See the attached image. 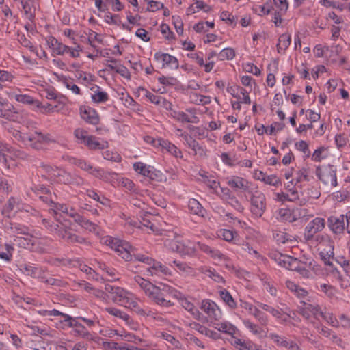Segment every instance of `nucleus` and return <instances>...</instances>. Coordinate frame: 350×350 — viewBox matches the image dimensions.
<instances>
[{"mask_svg": "<svg viewBox=\"0 0 350 350\" xmlns=\"http://www.w3.org/2000/svg\"><path fill=\"white\" fill-rule=\"evenodd\" d=\"M8 230L13 234L14 238L15 236H29V228L18 223L10 224Z\"/></svg>", "mask_w": 350, "mask_h": 350, "instance_id": "b1692460", "label": "nucleus"}, {"mask_svg": "<svg viewBox=\"0 0 350 350\" xmlns=\"http://www.w3.org/2000/svg\"><path fill=\"white\" fill-rule=\"evenodd\" d=\"M15 113V108L14 106L0 98V117L10 119L12 114Z\"/></svg>", "mask_w": 350, "mask_h": 350, "instance_id": "5701e85b", "label": "nucleus"}, {"mask_svg": "<svg viewBox=\"0 0 350 350\" xmlns=\"http://www.w3.org/2000/svg\"><path fill=\"white\" fill-rule=\"evenodd\" d=\"M148 265V267L146 269L147 276L159 275V273H163V275L169 274L168 268L154 259H152V262Z\"/></svg>", "mask_w": 350, "mask_h": 350, "instance_id": "dca6fc26", "label": "nucleus"}, {"mask_svg": "<svg viewBox=\"0 0 350 350\" xmlns=\"http://www.w3.org/2000/svg\"><path fill=\"white\" fill-rule=\"evenodd\" d=\"M55 178L58 182L67 185L74 183L75 179L70 173L62 169H59Z\"/></svg>", "mask_w": 350, "mask_h": 350, "instance_id": "c85d7f7f", "label": "nucleus"}, {"mask_svg": "<svg viewBox=\"0 0 350 350\" xmlns=\"http://www.w3.org/2000/svg\"><path fill=\"white\" fill-rule=\"evenodd\" d=\"M167 246L173 252H176L181 255H193L196 252V247L193 246L186 245L183 242L177 240H171L167 244Z\"/></svg>", "mask_w": 350, "mask_h": 350, "instance_id": "9b49d317", "label": "nucleus"}, {"mask_svg": "<svg viewBox=\"0 0 350 350\" xmlns=\"http://www.w3.org/2000/svg\"><path fill=\"white\" fill-rule=\"evenodd\" d=\"M85 144L92 150H103L108 147L107 142H100L94 136H88Z\"/></svg>", "mask_w": 350, "mask_h": 350, "instance_id": "393cba45", "label": "nucleus"}, {"mask_svg": "<svg viewBox=\"0 0 350 350\" xmlns=\"http://www.w3.org/2000/svg\"><path fill=\"white\" fill-rule=\"evenodd\" d=\"M227 183L228 186L235 189L246 191L249 187L248 182L243 178L239 176H232Z\"/></svg>", "mask_w": 350, "mask_h": 350, "instance_id": "4be33fe9", "label": "nucleus"}, {"mask_svg": "<svg viewBox=\"0 0 350 350\" xmlns=\"http://www.w3.org/2000/svg\"><path fill=\"white\" fill-rule=\"evenodd\" d=\"M92 98L95 103H98L106 102L109 99V96L105 92L98 90L92 94Z\"/></svg>", "mask_w": 350, "mask_h": 350, "instance_id": "8fccbe9b", "label": "nucleus"}, {"mask_svg": "<svg viewBox=\"0 0 350 350\" xmlns=\"http://www.w3.org/2000/svg\"><path fill=\"white\" fill-rule=\"evenodd\" d=\"M11 96L15 98L16 101L24 104L31 105L34 103L33 98L31 96L27 94H12Z\"/></svg>", "mask_w": 350, "mask_h": 350, "instance_id": "09e8293b", "label": "nucleus"}, {"mask_svg": "<svg viewBox=\"0 0 350 350\" xmlns=\"http://www.w3.org/2000/svg\"><path fill=\"white\" fill-rule=\"evenodd\" d=\"M240 306L245 310H247L250 314L254 315L255 312H256L257 308L254 306L252 304L244 301L243 300H240Z\"/></svg>", "mask_w": 350, "mask_h": 350, "instance_id": "69168bd1", "label": "nucleus"}, {"mask_svg": "<svg viewBox=\"0 0 350 350\" xmlns=\"http://www.w3.org/2000/svg\"><path fill=\"white\" fill-rule=\"evenodd\" d=\"M328 226L335 234H340L347 230L350 233V212L346 215L331 216L328 219Z\"/></svg>", "mask_w": 350, "mask_h": 350, "instance_id": "f03ea898", "label": "nucleus"}, {"mask_svg": "<svg viewBox=\"0 0 350 350\" xmlns=\"http://www.w3.org/2000/svg\"><path fill=\"white\" fill-rule=\"evenodd\" d=\"M319 317L323 318L326 322L334 327H338L339 325V321L333 317L332 313L321 310Z\"/></svg>", "mask_w": 350, "mask_h": 350, "instance_id": "a18cd8bd", "label": "nucleus"}, {"mask_svg": "<svg viewBox=\"0 0 350 350\" xmlns=\"http://www.w3.org/2000/svg\"><path fill=\"white\" fill-rule=\"evenodd\" d=\"M81 118L87 122L96 125L99 122V116L96 111L90 107L80 108Z\"/></svg>", "mask_w": 350, "mask_h": 350, "instance_id": "2eb2a0df", "label": "nucleus"}, {"mask_svg": "<svg viewBox=\"0 0 350 350\" xmlns=\"http://www.w3.org/2000/svg\"><path fill=\"white\" fill-rule=\"evenodd\" d=\"M202 273L217 283H224V278L215 271L209 269H202Z\"/></svg>", "mask_w": 350, "mask_h": 350, "instance_id": "49530a36", "label": "nucleus"}, {"mask_svg": "<svg viewBox=\"0 0 350 350\" xmlns=\"http://www.w3.org/2000/svg\"><path fill=\"white\" fill-rule=\"evenodd\" d=\"M328 248H321L319 255L326 265L332 266L331 259L334 258V245L328 246Z\"/></svg>", "mask_w": 350, "mask_h": 350, "instance_id": "cd10ccee", "label": "nucleus"}, {"mask_svg": "<svg viewBox=\"0 0 350 350\" xmlns=\"http://www.w3.org/2000/svg\"><path fill=\"white\" fill-rule=\"evenodd\" d=\"M133 295L125 291L121 287H118L116 291L111 295V300L116 304H119L121 306L126 307L128 303L130 302V299L133 298Z\"/></svg>", "mask_w": 350, "mask_h": 350, "instance_id": "ddd939ff", "label": "nucleus"}, {"mask_svg": "<svg viewBox=\"0 0 350 350\" xmlns=\"http://www.w3.org/2000/svg\"><path fill=\"white\" fill-rule=\"evenodd\" d=\"M313 240L317 243V245H319V250H320L321 248H325V247L332 246L333 245V242L327 236L320 234L314 235L312 241Z\"/></svg>", "mask_w": 350, "mask_h": 350, "instance_id": "72a5a7b5", "label": "nucleus"}, {"mask_svg": "<svg viewBox=\"0 0 350 350\" xmlns=\"http://www.w3.org/2000/svg\"><path fill=\"white\" fill-rule=\"evenodd\" d=\"M31 237L32 236L30 234L29 236H26V237L23 236H15V238H13V242L19 247L25 248L30 245H33L31 243Z\"/></svg>", "mask_w": 350, "mask_h": 350, "instance_id": "4c0bfd02", "label": "nucleus"}, {"mask_svg": "<svg viewBox=\"0 0 350 350\" xmlns=\"http://www.w3.org/2000/svg\"><path fill=\"white\" fill-rule=\"evenodd\" d=\"M106 243L113 249L126 261L131 260V245L129 243L122 241L118 239L109 237L106 239Z\"/></svg>", "mask_w": 350, "mask_h": 350, "instance_id": "7ed1b4c3", "label": "nucleus"}, {"mask_svg": "<svg viewBox=\"0 0 350 350\" xmlns=\"http://www.w3.org/2000/svg\"><path fill=\"white\" fill-rule=\"evenodd\" d=\"M215 328L219 332L228 334L231 336H233L237 331L236 327L228 322L217 323Z\"/></svg>", "mask_w": 350, "mask_h": 350, "instance_id": "7c9ffc66", "label": "nucleus"}, {"mask_svg": "<svg viewBox=\"0 0 350 350\" xmlns=\"http://www.w3.org/2000/svg\"><path fill=\"white\" fill-rule=\"evenodd\" d=\"M126 308H129L142 316H145L147 314L144 309L139 307L137 299L134 297L130 299V302L128 303Z\"/></svg>", "mask_w": 350, "mask_h": 350, "instance_id": "79ce46f5", "label": "nucleus"}, {"mask_svg": "<svg viewBox=\"0 0 350 350\" xmlns=\"http://www.w3.org/2000/svg\"><path fill=\"white\" fill-rule=\"evenodd\" d=\"M148 10L150 12H155L157 11L161 8H164V5L160 1H150L148 3Z\"/></svg>", "mask_w": 350, "mask_h": 350, "instance_id": "e2e57ef3", "label": "nucleus"}, {"mask_svg": "<svg viewBox=\"0 0 350 350\" xmlns=\"http://www.w3.org/2000/svg\"><path fill=\"white\" fill-rule=\"evenodd\" d=\"M75 165L81 170L88 172L90 174L96 177H101L103 171L100 168L93 167L90 163L85 160L78 159L75 161Z\"/></svg>", "mask_w": 350, "mask_h": 350, "instance_id": "6ab92c4d", "label": "nucleus"}, {"mask_svg": "<svg viewBox=\"0 0 350 350\" xmlns=\"http://www.w3.org/2000/svg\"><path fill=\"white\" fill-rule=\"evenodd\" d=\"M295 178L293 179L290 181V183L293 184V181L295 180V184L304 182V181H309V170L305 167H302L295 174Z\"/></svg>", "mask_w": 350, "mask_h": 350, "instance_id": "f704fd0d", "label": "nucleus"}, {"mask_svg": "<svg viewBox=\"0 0 350 350\" xmlns=\"http://www.w3.org/2000/svg\"><path fill=\"white\" fill-rule=\"evenodd\" d=\"M186 139L189 148H191L195 152L196 154H198L200 156L205 154L203 148L199 144L198 142H196L195 139H193L191 137L188 139L187 136H186Z\"/></svg>", "mask_w": 350, "mask_h": 350, "instance_id": "ea45409f", "label": "nucleus"}, {"mask_svg": "<svg viewBox=\"0 0 350 350\" xmlns=\"http://www.w3.org/2000/svg\"><path fill=\"white\" fill-rule=\"evenodd\" d=\"M116 72L126 79H129L131 77V75L129 70L124 66L120 64V63H118V67L116 68Z\"/></svg>", "mask_w": 350, "mask_h": 350, "instance_id": "338daca9", "label": "nucleus"}, {"mask_svg": "<svg viewBox=\"0 0 350 350\" xmlns=\"http://www.w3.org/2000/svg\"><path fill=\"white\" fill-rule=\"evenodd\" d=\"M23 141L25 142H28L30 146L38 148L39 146L38 144L49 143L51 139L49 135H44L41 132L34 131L26 133L25 137H23Z\"/></svg>", "mask_w": 350, "mask_h": 350, "instance_id": "6e6552de", "label": "nucleus"}, {"mask_svg": "<svg viewBox=\"0 0 350 350\" xmlns=\"http://www.w3.org/2000/svg\"><path fill=\"white\" fill-rule=\"evenodd\" d=\"M188 207L191 213L198 215H203V208L196 199L192 198L189 200Z\"/></svg>", "mask_w": 350, "mask_h": 350, "instance_id": "c9c22d12", "label": "nucleus"}, {"mask_svg": "<svg viewBox=\"0 0 350 350\" xmlns=\"http://www.w3.org/2000/svg\"><path fill=\"white\" fill-rule=\"evenodd\" d=\"M25 206V205L23 204L18 199L12 197L4 206L3 213H10L11 211L16 213L22 212L24 211Z\"/></svg>", "mask_w": 350, "mask_h": 350, "instance_id": "f3484780", "label": "nucleus"}, {"mask_svg": "<svg viewBox=\"0 0 350 350\" xmlns=\"http://www.w3.org/2000/svg\"><path fill=\"white\" fill-rule=\"evenodd\" d=\"M221 60L232 59L235 56L234 51L231 48L223 49L219 54Z\"/></svg>", "mask_w": 350, "mask_h": 350, "instance_id": "603ef678", "label": "nucleus"}, {"mask_svg": "<svg viewBox=\"0 0 350 350\" xmlns=\"http://www.w3.org/2000/svg\"><path fill=\"white\" fill-rule=\"evenodd\" d=\"M295 147L297 150H299L303 152L304 154H306V157H309L310 150L308 148V145L305 141L300 140L299 142H296Z\"/></svg>", "mask_w": 350, "mask_h": 350, "instance_id": "13d9d810", "label": "nucleus"}, {"mask_svg": "<svg viewBox=\"0 0 350 350\" xmlns=\"http://www.w3.org/2000/svg\"><path fill=\"white\" fill-rule=\"evenodd\" d=\"M103 154L104 158L107 160H110L115 162H120L121 161V157L116 152L106 150L103 153Z\"/></svg>", "mask_w": 350, "mask_h": 350, "instance_id": "4d7b16f0", "label": "nucleus"}, {"mask_svg": "<svg viewBox=\"0 0 350 350\" xmlns=\"http://www.w3.org/2000/svg\"><path fill=\"white\" fill-rule=\"evenodd\" d=\"M49 211H52V213L55 215H57L59 211L64 213H68V208L65 204H57L55 202L52 204V206L50 208Z\"/></svg>", "mask_w": 350, "mask_h": 350, "instance_id": "6e6d98bb", "label": "nucleus"}, {"mask_svg": "<svg viewBox=\"0 0 350 350\" xmlns=\"http://www.w3.org/2000/svg\"><path fill=\"white\" fill-rule=\"evenodd\" d=\"M134 170L144 176L149 178L150 180H155L157 174L152 169L147 167L146 165L142 162H137L133 164Z\"/></svg>", "mask_w": 350, "mask_h": 350, "instance_id": "aec40b11", "label": "nucleus"}, {"mask_svg": "<svg viewBox=\"0 0 350 350\" xmlns=\"http://www.w3.org/2000/svg\"><path fill=\"white\" fill-rule=\"evenodd\" d=\"M18 40L22 46L28 48L31 52L36 51L35 46L24 34L18 35Z\"/></svg>", "mask_w": 350, "mask_h": 350, "instance_id": "3c124183", "label": "nucleus"}, {"mask_svg": "<svg viewBox=\"0 0 350 350\" xmlns=\"http://www.w3.org/2000/svg\"><path fill=\"white\" fill-rule=\"evenodd\" d=\"M273 236L278 243H285L288 241H291V236L282 231H273Z\"/></svg>", "mask_w": 350, "mask_h": 350, "instance_id": "a19ab883", "label": "nucleus"}, {"mask_svg": "<svg viewBox=\"0 0 350 350\" xmlns=\"http://www.w3.org/2000/svg\"><path fill=\"white\" fill-rule=\"evenodd\" d=\"M268 337L280 347L286 348L290 342V341L287 340L285 337L281 336L275 333H270Z\"/></svg>", "mask_w": 350, "mask_h": 350, "instance_id": "58836bf2", "label": "nucleus"}, {"mask_svg": "<svg viewBox=\"0 0 350 350\" xmlns=\"http://www.w3.org/2000/svg\"><path fill=\"white\" fill-rule=\"evenodd\" d=\"M316 174L325 185L332 187L337 185L336 171L333 165H327L323 167H317Z\"/></svg>", "mask_w": 350, "mask_h": 350, "instance_id": "20e7f679", "label": "nucleus"}, {"mask_svg": "<svg viewBox=\"0 0 350 350\" xmlns=\"http://www.w3.org/2000/svg\"><path fill=\"white\" fill-rule=\"evenodd\" d=\"M134 281L137 283L139 287L143 290L146 296H148L152 290L154 284L150 282L145 280L142 277L139 275H136L134 277Z\"/></svg>", "mask_w": 350, "mask_h": 350, "instance_id": "c756f323", "label": "nucleus"}, {"mask_svg": "<svg viewBox=\"0 0 350 350\" xmlns=\"http://www.w3.org/2000/svg\"><path fill=\"white\" fill-rule=\"evenodd\" d=\"M157 142V144H155L156 146H161L176 157H182L181 151L175 145L162 139H159Z\"/></svg>", "mask_w": 350, "mask_h": 350, "instance_id": "412c9836", "label": "nucleus"}, {"mask_svg": "<svg viewBox=\"0 0 350 350\" xmlns=\"http://www.w3.org/2000/svg\"><path fill=\"white\" fill-rule=\"evenodd\" d=\"M325 150V148L324 147H320L318 149H317L312 155V159L317 162L321 161L322 159L325 158V156H323V152Z\"/></svg>", "mask_w": 350, "mask_h": 350, "instance_id": "052dcab7", "label": "nucleus"}, {"mask_svg": "<svg viewBox=\"0 0 350 350\" xmlns=\"http://www.w3.org/2000/svg\"><path fill=\"white\" fill-rule=\"evenodd\" d=\"M219 196L224 202L230 205L237 211L242 212L243 211V206L228 188H221V193Z\"/></svg>", "mask_w": 350, "mask_h": 350, "instance_id": "1a4fd4ad", "label": "nucleus"}, {"mask_svg": "<svg viewBox=\"0 0 350 350\" xmlns=\"http://www.w3.org/2000/svg\"><path fill=\"white\" fill-rule=\"evenodd\" d=\"M278 215L280 219L285 221H291V211L288 208H280L278 210Z\"/></svg>", "mask_w": 350, "mask_h": 350, "instance_id": "774afa93", "label": "nucleus"}, {"mask_svg": "<svg viewBox=\"0 0 350 350\" xmlns=\"http://www.w3.org/2000/svg\"><path fill=\"white\" fill-rule=\"evenodd\" d=\"M131 250H132V252H131V261L133 260V258H134L135 260L144 262L146 265H148L150 262H152V258L146 256L144 254H136L135 249L132 246H131Z\"/></svg>", "mask_w": 350, "mask_h": 350, "instance_id": "37998d69", "label": "nucleus"}, {"mask_svg": "<svg viewBox=\"0 0 350 350\" xmlns=\"http://www.w3.org/2000/svg\"><path fill=\"white\" fill-rule=\"evenodd\" d=\"M193 329L197 330L198 332L205 334L206 336H211L213 333L212 331L206 328L205 326L202 325L198 323H194L193 325Z\"/></svg>", "mask_w": 350, "mask_h": 350, "instance_id": "680f3d73", "label": "nucleus"}, {"mask_svg": "<svg viewBox=\"0 0 350 350\" xmlns=\"http://www.w3.org/2000/svg\"><path fill=\"white\" fill-rule=\"evenodd\" d=\"M105 310L109 314H110L116 317H118V318L124 320V321H126L128 323H129L131 322V321H130L131 318H130L129 315L116 308L109 307V308H106Z\"/></svg>", "mask_w": 350, "mask_h": 350, "instance_id": "473e14b6", "label": "nucleus"}, {"mask_svg": "<svg viewBox=\"0 0 350 350\" xmlns=\"http://www.w3.org/2000/svg\"><path fill=\"white\" fill-rule=\"evenodd\" d=\"M51 231L55 232L59 237L68 241V237L72 232L66 227L63 224H55L51 226Z\"/></svg>", "mask_w": 350, "mask_h": 350, "instance_id": "a878e982", "label": "nucleus"}, {"mask_svg": "<svg viewBox=\"0 0 350 350\" xmlns=\"http://www.w3.org/2000/svg\"><path fill=\"white\" fill-rule=\"evenodd\" d=\"M68 242L78 243H81V244L84 243V244L89 245V243L87 241L85 238L78 236L73 233L68 234Z\"/></svg>", "mask_w": 350, "mask_h": 350, "instance_id": "864d4df0", "label": "nucleus"}, {"mask_svg": "<svg viewBox=\"0 0 350 350\" xmlns=\"http://www.w3.org/2000/svg\"><path fill=\"white\" fill-rule=\"evenodd\" d=\"M321 309L318 305H313L311 304L304 303L303 306L299 307V314H301L306 319H310L313 316L317 319H319V315Z\"/></svg>", "mask_w": 350, "mask_h": 350, "instance_id": "4468645a", "label": "nucleus"}, {"mask_svg": "<svg viewBox=\"0 0 350 350\" xmlns=\"http://www.w3.org/2000/svg\"><path fill=\"white\" fill-rule=\"evenodd\" d=\"M275 5L280 10V12H286L288 8L286 0H273Z\"/></svg>", "mask_w": 350, "mask_h": 350, "instance_id": "0e129e2a", "label": "nucleus"}, {"mask_svg": "<svg viewBox=\"0 0 350 350\" xmlns=\"http://www.w3.org/2000/svg\"><path fill=\"white\" fill-rule=\"evenodd\" d=\"M177 291L165 284L154 285L148 297L155 304L164 307L174 305L172 298L176 297Z\"/></svg>", "mask_w": 350, "mask_h": 350, "instance_id": "f257e3e1", "label": "nucleus"}, {"mask_svg": "<svg viewBox=\"0 0 350 350\" xmlns=\"http://www.w3.org/2000/svg\"><path fill=\"white\" fill-rule=\"evenodd\" d=\"M6 152L8 150L5 151L3 149H0V162L4 164L8 169H10L15 165V162Z\"/></svg>", "mask_w": 350, "mask_h": 350, "instance_id": "e433bc0d", "label": "nucleus"}, {"mask_svg": "<svg viewBox=\"0 0 350 350\" xmlns=\"http://www.w3.org/2000/svg\"><path fill=\"white\" fill-rule=\"evenodd\" d=\"M187 111L189 112L191 116H189L183 111H174L172 113V117L177 121L182 123H197L199 121L198 118L196 116L194 109H187Z\"/></svg>", "mask_w": 350, "mask_h": 350, "instance_id": "f8f14e48", "label": "nucleus"}, {"mask_svg": "<svg viewBox=\"0 0 350 350\" xmlns=\"http://www.w3.org/2000/svg\"><path fill=\"white\" fill-rule=\"evenodd\" d=\"M220 297L225 302V304L231 309H234L237 307V303L230 293L226 289L219 291Z\"/></svg>", "mask_w": 350, "mask_h": 350, "instance_id": "2f4dec72", "label": "nucleus"}, {"mask_svg": "<svg viewBox=\"0 0 350 350\" xmlns=\"http://www.w3.org/2000/svg\"><path fill=\"white\" fill-rule=\"evenodd\" d=\"M252 213L257 217H260L265 211L266 203L265 195L256 191L251 198Z\"/></svg>", "mask_w": 350, "mask_h": 350, "instance_id": "423d86ee", "label": "nucleus"}, {"mask_svg": "<svg viewBox=\"0 0 350 350\" xmlns=\"http://www.w3.org/2000/svg\"><path fill=\"white\" fill-rule=\"evenodd\" d=\"M154 58L157 61L162 62L163 67H165V66H171L176 68H178V62L177 59L168 53L157 52L154 54Z\"/></svg>", "mask_w": 350, "mask_h": 350, "instance_id": "a211bd4d", "label": "nucleus"}, {"mask_svg": "<svg viewBox=\"0 0 350 350\" xmlns=\"http://www.w3.org/2000/svg\"><path fill=\"white\" fill-rule=\"evenodd\" d=\"M159 82L164 85H176L177 80L173 77H161L158 79Z\"/></svg>", "mask_w": 350, "mask_h": 350, "instance_id": "bf43d9fd", "label": "nucleus"}, {"mask_svg": "<svg viewBox=\"0 0 350 350\" xmlns=\"http://www.w3.org/2000/svg\"><path fill=\"white\" fill-rule=\"evenodd\" d=\"M263 182L273 186H278L282 183L281 180L276 175H267Z\"/></svg>", "mask_w": 350, "mask_h": 350, "instance_id": "5fc2aeb1", "label": "nucleus"}, {"mask_svg": "<svg viewBox=\"0 0 350 350\" xmlns=\"http://www.w3.org/2000/svg\"><path fill=\"white\" fill-rule=\"evenodd\" d=\"M291 36L286 33L282 34L278 39L277 49L279 53H284L291 44Z\"/></svg>", "mask_w": 350, "mask_h": 350, "instance_id": "bb28decb", "label": "nucleus"}, {"mask_svg": "<svg viewBox=\"0 0 350 350\" xmlns=\"http://www.w3.org/2000/svg\"><path fill=\"white\" fill-rule=\"evenodd\" d=\"M29 189L37 194L39 198L44 203L49 205L51 208L54 204V198H56L55 194H52L50 189L43 185H36L33 181L29 185Z\"/></svg>", "mask_w": 350, "mask_h": 350, "instance_id": "39448f33", "label": "nucleus"}, {"mask_svg": "<svg viewBox=\"0 0 350 350\" xmlns=\"http://www.w3.org/2000/svg\"><path fill=\"white\" fill-rule=\"evenodd\" d=\"M200 308L211 320H219L221 317V312L217 304L209 299L202 301Z\"/></svg>", "mask_w": 350, "mask_h": 350, "instance_id": "9d476101", "label": "nucleus"}, {"mask_svg": "<svg viewBox=\"0 0 350 350\" xmlns=\"http://www.w3.org/2000/svg\"><path fill=\"white\" fill-rule=\"evenodd\" d=\"M20 269L27 275L36 277L38 275V269L30 265H21Z\"/></svg>", "mask_w": 350, "mask_h": 350, "instance_id": "de8ad7c7", "label": "nucleus"}, {"mask_svg": "<svg viewBox=\"0 0 350 350\" xmlns=\"http://www.w3.org/2000/svg\"><path fill=\"white\" fill-rule=\"evenodd\" d=\"M183 308L187 311L192 313L196 319H199L201 313L196 308L195 306L187 299L182 301Z\"/></svg>", "mask_w": 350, "mask_h": 350, "instance_id": "c03bdc74", "label": "nucleus"}, {"mask_svg": "<svg viewBox=\"0 0 350 350\" xmlns=\"http://www.w3.org/2000/svg\"><path fill=\"white\" fill-rule=\"evenodd\" d=\"M325 219L321 217H316L310 221L305 228L304 238L306 241H312L317 232L325 228Z\"/></svg>", "mask_w": 350, "mask_h": 350, "instance_id": "0eeeda50", "label": "nucleus"}]
</instances>
